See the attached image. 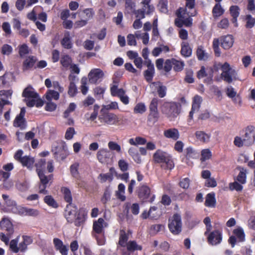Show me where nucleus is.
Listing matches in <instances>:
<instances>
[{
    "instance_id": "f257e3e1",
    "label": "nucleus",
    "mask_w": 255,
    "mask_h": 255,
    "mask_svg": "<svg viewBox=\"0 0 255 255\" xmlns=\"http://www.w3.org/2000/svg\"><path fill=\"white\" fill-rule=\"evenodd\" d=\"M255 141V127L253 126H248L245 129V134L242 137L237 136L234 140V144L241 147L244 145L249 146L253 145Z\"/></svg>"
},
{
    "instance_id": "f03ea898",
    "label": "nucleus",
    "mask_w": 255,
    "mask_h": 255,
    "mask_svg": "<svg viewBox=\"0 0 255 255\" xmlns=\"http://www.w3.org/2000/svg\"><path fill=\"white\" fill-rule=\"evenodd\" d=\"M196 14L195 10L188 11V9L180 8L177 12V18L175 20V25L179 27L183 25L189 27L192 24V19L191 17Z\"/></svg>"
},
{
    "instance_id": "7ed1b4c3",
    "label": "nucleus",
    "mask_w": 255,
    "mask_h": 255,
    "mask_svg": "<svg viewBox=\"0 0 255 255\" xmlns=\"http://www.w3.org/2000/svg\"><path fill=\"white\" fill-rule=\"evenodd\" d=\"M0 228L6 233V234L3 232L0 233V240L5 245H8L9 239L14 232L13 225L8 218L4 217L0 221Z\"/></svg>"
},
{
    "instance_id": "20e7f679",
    "label": "nucleus",
    "mask_w": 255,
    "mask_h": 255,
    "mask_svg": "<svg viewBox=\"0 0 255 255\" xmlns=\"http://www.w3.org/2000/svg\"><path fill=\"white\" fill-rule=\"evenodd\" d=\"M136 193L138 199L142 203H152L155 198V195L151 193L150 188L145 184H140L138 186Z\"/></svg>"
},
{
    "instance_id": "39448f33",
    "label": "nucleus",
    "mask_w": 255,
    "mask_h": 255,
    "mask_svg": "<svg viewBox=\"0 0 255 255\" xmlns=\"http://www.w3.org/2000/svg\"><path fill=\"white\" fill-rule=\"evenodd\" d=\"M23 154V150L18 149L14 153L13 157L15 160L20 163L23 167H25L28 170H32L35 162L34 158L29 155L22 156Z\"/></svg>"
},
{
    "instance_id": "423d86ee",
    "label": "nucleus",
    "mask_w": 255,
    "mask_h": 255,
    "mask_svg": "<svg viewBox=\"0 0 255 255\" xmlns=\"http://www.w3.org/2000/svg\"><path fill=\"white\" fill-rule=\"evenodd\" d=\"M222 71L221 77L226 82L231 83L234 80H236L237 73L235 70L232 69L230 64L226 62L221 67Z\"/></svg>"
},
{
    "instance_id": "0eeeda50",
    "label": "nucleus",
    "mask_w": 255,
    "mask_h": 255,
    "mask_svg": "<svg viewBox=\"0 0 255 255\" xmlns=\"http://www.w3.org/2000/svg\"><path fill=\"white\" fill-rule=\"evenodd\" d=\"M182 225L181 217L179 214H174L171 218L169 219V231L174 235H178L181 233Z\"/></svg>"
},
{
    "instance_id": "6e6552de",
    "label": "nucleus",
    "mask_w": 255,
    "mask_h": 255,
    "mask_svg": "<svg viewBox=\"0 0 255 255\" xmlns=\"http://www.w3.org/2000/svg\"><path fill=\"white\" fill-rule=\"evenodd\" d=\"M150 1L151 0H141L142 7L135 12L137 18H144L145 14L150 15L153 12L154 7L150 4Z\"/></svg>"
},
{
    "instance_id": "1a4fd4ad",
    "label": "nucleus",
    "mask_w": 255,
    "mask_h": 255,
    "mask_svg": "<svg viewBox=\"0 0 255 255\" xmlns=\"http://www.w3.org/2000/svg\"><path fill=\"white\" fill-rule=\"evenodd\" d=\"M39 182L38 183V193L43 195H47L49 193L46 188L51 184L53 175L51 174L47 175V177H39Z\"/></svg>"
},
{
    "instance_id": "9d476101",
    "label": "nucleus",
    "mask_w": 255,
    "mask_h": 255,
    "mask_svg": "<svg viewBox=\"0 0 255 255\" xmlns=\"http://www.w3.org/2000/svg\"><path fill=\"white\" fill-rule=\"evenodd\" d=\"M51 151L53 153L54 157L57 159L63 160L69 155L68 148L64 143L53 146Z\"/></svg>"
},
{
    "instance_id": "9b49d317",
    "label": "nucleus",
    "mask_w": 255,
    "mask_h": 255,
    "mask_svg": "<svg viewBox=\"0 0 255 255\" xmlns=\"http://www.w3.org/2000/svg\"><path fill=\"white\" fill-rule=\"evenodd\" d=\"M98 118L101 123L109 125L116 124L119 121L118 117L113 113H101Z\"/></svg>"
},
{
    "instance_id": "f8f14e48",
    "label": "nucleus",
    "mask_w": 255,
    "mask_h": 255,
    "mask_svg": "<svg viewBox=\"0 0 255 255\" xmlns=\"http://www.w3.org/2000/svg\"><path fill=\"white\" fill-rule=\"evenodd\" d=\"M222 240V232L218 230L211 232L208 237V241L212 245H216L220 244Z\"/></svg>"
},
{
    "instance_id": "ddd939ff",
    "label": "nucleus",
    "mask_w": 255,
    "mask_h": 255,
    "mask_svg": "<svg viewBox=\"0 0 255 255\" xmlns=\"http://www.w3.org/2000/svg\"><path fill=\"white\" fill-rule=\"evenodd\" d=\"M104 74L100 69H94L91 70L88 74V78L91 83L96 84L98 81L102 79Z\"/></svg>"
},
{
    "instance_id": "4468645a",
    "label": "nucleus",
    "mask_w": 255,
    "mask_h": 255,
    "mask_svg": "<svg viewBox=\"0 0 255 255\" xmlns=\"http://www.w3.org/2000/svg\"><path fill=\"white\" fill-rule=\"evenodd\" d=\"M87 215V212L84 208H80L79 210L78 214H76V217L74 219V224L77 227H80L84 224L86 219Z\"/></svg>"
},
{
    "instance_id": "2eb2a0df",
    "label": "nucleus",
    "mask_w": 255,
    "mask_h": 255,
    "mask_svg": "<svg viewBox=\"0 0 255 255\" xmlns=\"http://www.w3.org/2000/svg\"><path fill=\"white\" fill-rule=\"evenodd\" d=\"M53 244L55 250L58 251L61 255H68V246L64 245L60 239L54 238Z\"/></svg>"
},
{
    "instance_id": "dca6fc26",
    "label": "nucleus",
    "mask_w": 255,
    "mask_h": 255,
    "mask_svg": "<svg viewBox=\"0 0 255 255\" xmlns=\"http://www.w3.org/2000/svg\"><path fill=\"white\" fill-rule=\"evenodd\" d=\"M141 217L143 219H146L150 218L151 219H157L159 217V214L158 213V208L156 206H152L150 208L149 211H144Z\"/></svg>"
},
{
    "instance_id": "f3484780",
    "label": "nucleus",
    "mask_w": 255,
    "mask_h": 255,
    "mask_svg": "<svg viewBox=\"0 0 255 255\" xmlns=\"http://www.w3.org/2000/svg\"><path fill=\"white\" fill-rule=\"evenodd\" d=\"M34 166L36 167V171L39 178L47 177V175L45 174L46 167V160L45 159H39L35 163Z\"/></svg>"
},
{
    "instance_id": "a211bd4d",
    "label": "nucleus",
    "mask_w": 255,
    "mask_h": 255,
    "mask_svg": "<svg viewBox=\"0 0 255 255\" xmlns=\"http://www.w3.org/2000/svg\"><path fill=\"white\" fill-rule=\"evenodd\" d=\"M111 152L107 149H100L97 153L99 161L102 163H107L110 157Z\"/></svg>"
},
{
    "instance_id": "6ab92c4d",
    "label": "nucleus",
    "mask_w": 255,
    "mask_h": 255,
    "mask_svg": "<svg viewBox=\"0 0 255 255\" xmlns=\"http://www.w3.org/2000/svg\"><path fill=\"white\" fill-rule=\"evenodd\" d=\"M145 63L146 64L147 69L144 71V76L148 82H150L152 80L154 73V65L149 59H148L145 62Z\"/></svg>"
},
{
    "instance_id": "aec40b11",
    "label": "nucleus",
    "mask_w": 255,
    "mask_h": 255,
    "mask_svg": "<svg viewBox=\"0 0 255 255\" xmlns=\"http://www.w3.org/2000/svg\"><path fill=\"white\" fill-rule=\"evenodd\" d=\"M25 113H19V114L16 117L13 122L14 127L19 128L21 129L26 128V123L24 118Z\"/></svg>"
},
{
    "instance_id": "412c9836",
    "label": "nucleus",
    "mask_w": 255,
    "mask_h": 255,
    "mask_svg": "<svg viewBox=\"0 0 255 255\" xmlns=\"http://www.w3.org/2000/svg\"><path fill=\"white\" fill-rule=\"evenodd\" d=\"M151 88L156 90L158 96L160 98H163L166 94V87L163 86L160 82H153L150 85Z\"/></svg>"
},
{
    "instance_id": "4be33fe9",
    "label": "nucleus",
    "mask_w": 255,
    "mask_h": 255,
    "mask_svg": "<svg viewBox=\"0 0 255 255\" xmlns=\"http://www.w3.org/2000/svg\"><path fill=\"white\" fill-rule=\"evenodd\" d=\"M220 41L222 47L225 49H228L233 46L234 38L232 35H227L221 37Z\"/></svg>"
},
{
    "instance_id": "5701e85b",
    "label": "nucleus",
    "mask_w": 255,
    "mask_h": 255,
    "mask_svg": "<svg viewBox=\"0 0 255 255\" xmlns=\"http://www.w3.org/2000/svg\"><path fill=\"white\" fill-rule=\"evenodd\" d=\"M169 154L161 149H157L153 155V159L156 163H161Z\"/></svg>"
},
{
    "instance_id": "b1692460",
    "label": "nucleus",
    "mask_w": 255,
    "mask_h": 255,
    "mask_svg": "<svg viewBox=\"0 0 255 255\" xmlns=\"http://www.w3.org/2000/svg\"><path fill=\"white\" fill-rule=\"evenodd\" d=\"M195 135L198 141L203 143H208L211 138L210 133H207L201 130L196 131Z\"/></svg>"
},
{
    "instance_id": "393cba45",
    "label": "nucleus",
    "mask_w": 255,
    "mask_h": 255,
    "mask_svg": "<svg viewBox=\"0 0 255 255\" xmlns=\"http://www.w3.org/2000/svg\"><path fill=\"white\" fill-rule=\"evenodd\" d=\"M164 135L167 138L177 140L179 138L178 130L175 128H169L164 131Z\"/></svg>"
},
{
    "instance_id": "a878e982",
    "label": "nucleus",
    "mask_w": 255,
    "mask_h": 255,
    "mask_svg": "<svg viewBox=\"0 0 255 255\" xmlns=\"http://www.w3.org/2000/svg\"><path fill=\"white\" fill-rule=\"evenodd\" d=\"M104 220L102 218H99L97 221L93 223V229L96 234L99 235L104 234Z\"/></svg>"
},
{
    "instance_id": "bb28decb",
    "label": "nucleus",
    "mask_w": 255,
    "mask_h": 255,
    "mask_svg": "<svg viewBox=\"0 0 255 255\" xmlns=\"http://www.w3.org/2000/svg\"><path fill=\"white\" fill-rule=\"evenodd\" d=\"M237 169L240 171L236 178L237 180L241 184H245L247 182V169L241 166H238Z\"/></svg>"
},
{
    "instance_id": "cd10ccee",
    "label": "nucleus",
    "mask_w": 255,
    "mask_h": 255,
    "mask_svg": "<svg viewBox=\"0 0 255 255\" xmlns=\"http://www.w3.org/2000/svg\"><path fill=\"white\" fill-rule=\"evenodd\" d=\"M216 204L215 194L214 192L207 194L205 198V206L207 207L214 208Z\"/></svg>"
},
{
    "instance_id": "c85d7f7f",
    "label": "nucleus",
    "mask_w": 255,
    "mask_h": 255,
    "mask_svg": "<svg viewBox=\"0 0 255 255\" xmlns=\"http://www.w3.org/2000/svg\"><path fill=\"white\" fill-rule=\"evenodd\" d=\"M161 164V167L164 170H171L174 167L173 159L169 154Z\"/></svg>"
},
{
    "instance_id": "c756f323",
    "label": "nucleus",
    "mask_w": 255,
    "mask_h": 255,
    "mask_svg": "<svg viewBox=\"0 0 255 255\" xmlns=\"http://www.w3.org/2000/svg\"><path fill=\"white\" fill-rule=\"evenodd\" d=\"M240 11V9L237 5H232L230 7V14L233 17L232 22L236 27L238 26L237 18L239 16Z\"/></svg>"
},
{
    "instance_id": "7c9ffc66",
    "label": "nucleus",
    "mask_w": 255,
    "mask_h": 255,
    "mask_svg": "<svg viewBox=\"0 0 255 255\" xmlns=\"http://www.w3.org/2000/svg\"><path fill=\"white\" fill-rule=\"evenodd\" d=\"M22 96L26 98H38V94L31 86H29L24 89Z\"/></svg>"
},
{
    "instance_id": "2f4dec72",
    "label": "nucleus",
    "mask_w": 255,
    "mask_h": 255,
    "mask_svg": "<svg viewBox=\"0 0 255 255\" xmlns=\"http://www.w3.org/2000/svg\"><path fill=\"white\" fill-rule=\"evenodd\" d=\"M36 60V58L33 56H30L27 57L23 63V70H27L33 67Z\"/></svg>"
},
{
    "instance_id": "473e14b6",
    "label": "nucleus",
    "mask_w": 255,
    "mask_h": 255,
    "mask_svg": "<svg viewBox=\"0 0 255 255\" xmlns=\"http://www.w3.org/2000/svg\"><path fill=\"white\" fill-rule=\"evenodd\" d=\"M128 152L136 163H141V159L138 153V149L137 148L131 147L128 149Z\"/></svg>"
},
{
    "instance_id": "72a5a7b5",
    "label": "nucleus",
    "mask_w": 255,
    "mask_h": 255,
    "mask_svg": "<svg viewBox=\"0 0 255 255\" xmlns=\"http://www.w3.org/2000/svg\"><path fill=\"white\" fill-rule=\"evenodd\" d=\"M181 54L185 57H189L191 55L192 49L188 43L183 42L181 43Z\"/></svg>"
},
{
    "instance_id": "f704fd0d",
    "label": "nucleus",
    "mask_w": 255,
    "mask_h": 255,
    "mask_svg": "<svg viewBox=\"0 0 255 255\" xmlns=\"http://www.w3.org/2000/svg\"><path fill=\"white\" fill-rule=\"evenodd\" d=\"M126 246L127 247V250L130 252H133L137 250L141 251L142 250V246L137 244L135 241H129Z\"/></svg>"
},
{
    "instance_id": "c9c22d12",
    "label": "nucleus",
    "mask_w": 255,
    "mask_h": 255,
    "mask_svg": "<svg viewBox=\"0 0 255 255\" xmlns=\"http://www.w3.org/2000/svg\"><path fill=\"white\" fill-rule=\"evenodd\" d=\"M61 45L66 49H71L72 47V43L71 40L70 35L69 32H66L64 36L61 41Z\"/></svg>"
},
{
    "instance_id": "e433bc0d",
    "label": "nucleus",
    "mask_w": 255,
    "mask_h": 255,
    "mask_svg": "<svg viewBox=\"0 0 255 255\" xmlns=\"http://www.w3.org/2000/svg\"><path fill=\"white\" fill-rule=\"evenodd\" d=\"M128 239V235L126 233L125 230H121L120 232V237L119 240V245L122 247H125Z\"/></svg>"
},
{
    "instance_id": "4c0bfd02",
    "label": "nucleus",
    "mask_w": 255,
    "mask_h": 255,
    "mask_svg": "<svg viewBox=\"0 0 255 255\" xmlns=\"http://www.w3.org/2000/svg\"><path fill=\"white\" fill-rule=\"evenodd\" d=\"M196 55L198 60H206L209 56L208 53L206 52L205 50L202 46H199L196 51Z\"/></svg>"
},
{
    "instance_id": "58836bf2",
    "label": "nucleus",
    "mask_w": 255,
    "mask_h": 255,
    "mask_svg": "<svg viewBox=\"0 0 255 255\" xmlns=\"http://www.w3.org/2000/svg\"><path fill=\"white\" fill-rule=\"evenodd\" d=\"M20 212L22 214L25 216L36 217L39 214V211L37 210L26 207L22 208Z\"/></svg>"
},
{
    "instance_id": "ea45409f",
    "label": "nucleus",
    "mask_w": 255,
    "mask_h": 255,
    "mask_svg": "<svg viewBox=\"0 0 255 255\" xmlns=\"http://www.w3.org/2000/svg\"><path fill=\"white\" fill-rule=\"evenodd\" d=\"M45 96L47 101H52V99L57 100L59 98V93L58 91L49 90L45 94Z\"/></svg>"
},
{
    "instance_id": "a19ab883",
    "label": "nucleus",
    "mask_w": 255,
    "mask_h": 255,
    "mask_svg": "<svg viewBox=\"0 0 255 255\" xmlns=\"http://www.w3.org/2000/svg\"><path fill=\"white\" fill-rule=\"evenodd\" d=\"M61 191L64 195L65 201L69 204H71L72 202V197L70 189L67 187H62Z\"/></svg>"
},
{
    "instance_id": "79ce46f5",
    "label": "nucleus",
    "mask_w": 255,
    "mask_h": 255,
    "mask_svg": "<svg viewBox=\"0 0 255 255\" xmlns=\"http://www.w3.org/2000/svg\"><path fill=\"white\" fill-rule=\"evenodd\" d=\"M159 113H150L147 117V124L149 126H152L159 119Z\"/></svg>"
},
{
    "instance_id": "37998d69",
    "label": "nucleus",
    "mask_w": 255,
    "mask_h": 255,
    "mask_svg": "<svg viewBox=\"0 0 255 255\" xmlns=\"http://www.w3.org/2000/svg\"><path fill=\"white\" fill-rule=\"evenodd\" d=\"M79 17L80 18H83L88 21L93 16V12L92 9L87 8L85 9L82 11L78 12Z\"/></svg>"
},
{
    "instance_id": "c03bdc74",
    "label": "nucleus",
    "mask_w": 255,
    "mask_h": 255,
    "mask_svg": "<svg viewBox=\"0 0 255 255\" xmlns=\"http://www.w3.org/2000/svg\"><path fill=\"white\" fill-rule=\"evenodd\" d=\"M79 17L80 18H83L88 21L93 16V12L92 9L87 8L85 9L82 11L78 12Z\"/></svg>"
},
{
    "instance_id": "a18cd8bd",
    "label": "nucleus",
    "mask_w": 255,
    "mask_h": 255,
    "mask_svg": "<svg viewBox=\"0 0 255 255\" xmlns=\"http://www.w3.org/2000/svg\"><path fill=\"white\" fill-rule=\"evenodd\" d=\"M128 142L130 144L133 145H136L137 144L144 145L146 142V139L142 137L137 136L134 139L133 138H130Z\"/></svg>"
},
{
    "instance_id": "49530a36",
    "label": "nucleus",
    "mask_w": 255,
    "mask_h": 255,
    "mask_svg": "<svg viewBox=\"0 0 255 255\" xmlns=\"http://www.w3.org/2000/svg\"><path fill=\"white\" fill-rule=\"evenodd\" d=\"M98 179L102 183L106 181L111 182L113 179V175L112 173H101L98 176Z\"/></svg>"
},
{
    "instance_id": "de8ad7c7",
    "label": "nucleus",
    "mask_w": 255,
    "mask_h": 255,
    "mask_svg": "<svg viewBox=\"0 0 255 255\" xmlns=\"http://www.w3.org/2000/svg\"><path fill=\"white\" fill-rule=\"evenodd\" d=\"M44 202L49 206L56 208L58 205L55 199L51 195H46L44 198Z\"/></svg>"
},
{
    "instance_id": "09e8293b",
    "label": "nucleus",
    "mask_w": 255,
    "mask_h": 255,
    "mask_svg": "<svg viewBox=\"0 0 255 255\" xmlns=\"http://www.w3.org/2000/svg\"><path fill=\"white\" fill-rule=\"evenodd\" d=\"M202 101V99L200 96L196 95L194 97L191 112H195L199 110Z\"/></svg>"
},
{
    "instance_id": "8fccbe9b",
    "label": "nucleus",
    "mask_w": 255,
    "mask_h": 255,
    "mask_svg": "<svg viewBox=\"0 0 255 255\" xmlns=\"http://www.w3.org/2000/svg\"><path fill=\"white\" fill-rule=\"evenodd\" d=\"M187 158H196L198 157L199 153L194 150L192 147H188L186 149Z\"/></svg>"
},
{
    "instance_id": "3c124183",
    "label": "nucleus",
    "mask_w": 255,
    "mask_h": 255,
    "mask_svg": "<svg viewBox=\"0 0 255 255\" xmlns=\"http://www.w3.org/2000/svg\"><path fill=\"white\" fill-rule=\"evenodd\" d=\"M173 69L175 71H181L185 65L183 61L177 60L172 58Z\"/></svg>"
},
{
    "instance_id": "603ef678",
    "label": "nucleus",
    "mask_w": 255,
    "mask_h": 255,
    "mask_svg": "<svg viewBox=\"0 0 255 255\" xmlns=\"http://www.w3.org/2000/svg\"><path fill=\"white\" fill-rule=\"evenodd\" d=\"M233 234L238 238L239 241L243 242L245 239V235L243 229L239 227L233 231Z\"/></svg>"
},
{
    "instance_id": "864d4df0",
    "label": "nucleus",
    "mask_w": 255,
    "mask_h": 255,
    "mask_svg": "<svg viewBox=\"0 0 255 255\" xmlns=\"http://www.w3.org/2000/svg\"><path fill=\"white\" fill-rule=\"evenodd\" d=\"M242 184L240 183L238 181L230 183L229 184V188L231 191L236 190V191L240 192L242 191L243 186Z\"/></svg>"
},
{
    "instance_id": "5fc2aeb1",
    "label": "nucleus",
    "mask_w": 255,
    "mask_h": 255,
    "mask_svg": "<svg viewBox=\"0 0 255 255\" xmlns=\"http://www.w3.org/2000/svg\"><path fill=\"white\" fill-rule=\"evenodd\" d=\"M201 157L200 160L202 162L205 161L210 159L212 157V153L209 149H204L201 151Z\"/></svg>"
},
{
    "instance_id": "6e6d98bb",
    "label": "nucleus",
    "mask_w": 255,
    "mask_h": 255,
    "mask_svg": "<svg viewBox=\"0 0 255 255\" xmlns=\"http://www.w3.org/2000/svg\"><path fill=\"white\" fill-rule=\"evenodd\" d=\"M224 9L222 8L220 3H216L213 8V13L214 16L218 17L224 13Z\"/></svg>"
},
{
    "instance_id": "4d7b16f0",
    "label": "nucleus",
    "mask_w": 255,
    "mask_h": 255,
    "mask_svg": "<svg viewBox=\"0 0 255 255\" xmlns=\"http://www.w3.org/2000/svg\"><path fill=\"white\" fill-rule=\"evenodd\" d=\"M246 27L247 28H253L255 24V19L252 17L250 14L247 15L246 16Z\"/></svg>"
},
{
    "instance_id": "13d9d810",
    "label": "nucleus",
    "mask_w": 255,
    "mask_h": 255,
    "mask_svg": "<svg viewBox=\"0 0 255 255\" xmlns=\"http://www.w3.org/2000/svg\"><path fill=\"white\" fill-rule=\"evenodd\" d=\"M87 78L85 77L82 78L81 80V86L80 89L82 93L84 95L87 94L88 91V87L87 86Z\"/></svg>"
},
{
    "instance_id": "bf43d9fd",
    "label": "nucleus",
    "mask_w": 255,
    "mask_h": 255,
    "mask_svg": "<svg viewBox=\"0 0 255 255\" xmlns=\"http://www.w3.org/2000/svg\"><path fill=\"white\" fill-rule=\"evenodd\" d=\"M18 238L11 240L9 243V248L14 253H17L19 252V248L17 247Z\"/></svg>"
},
{
    "instance_id": "052dcab7",
    "label": "nucleus",
    "mask_w": 255,
    "mask_h": 255,
    "mask_svg": "<svg viewBox=\"0 0 255 255\" xmlns=\"http://www.w3.org/2000/svg\"><path fill=\"white\" fill-rule=\"evenodd\" d=\"M78 90L75 83H70L68 94L70 97H74L77 93Z\"/></svg>"
},
{
    "instance_id": "680f3d73",
    "label": "nucleus",
    "mask_w": 255,
    "mask_h": 255,
    "mask_svg": "<svg viewBox=\"0 0 255 255\" xmlns=\"http://www.w3.org/2000/svg\"><path fill=\"white\" fill-rule=\"evenodd\" d=\"M79 164L77 162H76L70 166V172L72 176L74 177H77L79 175Z\"/></svg>"
},
{
    "instance_id": "e2e57ef3",
    "label": "nucleus",
    "mask_w": 255,
    "mask_h": 255,
    "mask_svg": "<svg viewBox=\"0 0 255 255\" xmlns=\"http://www.w3.org/2000/svg\"><path fill=\"white\" fill-rule=\"evenodd\" d=\"M12 47L10 45L5 44L2 45L1 52L3 55H9L12 53Z\"/></svg>"
},
{
    "instance_id": "0e129e2a",
    "label": "nucleus",
    "mask_w": 255,
    "mask_h": 255,
    "mask_svg": "<svg viewBox=\"0 0 255 255\" xmlns=\"http://www.w3.org/2000/svg\"><path fill=\"white\" fill-rule=\"evenodd\" d=\"M60 62L63 67H68L72 63V59L68 55H64L62 57Z\"/></svg>"
},
{
    "instance_id": "69168bd1",
    "label": "nucleus",
    "mask_w": 255,
    "mask_h": 255,
    "mask_svg": "<svg viewBox=\"0 0 255 255\" xmlns=\"http://www.w3.org/2000/svg\"><path fill=\"white\" fill-rule=\"evenodd\" d=\"M166 107L169 108V111L175 112L178 111L180 105L175 102L167 103L165 104Z\"/></svg>"
},
{
    "instance_id": "338daca9",
    "label": "nucleus",
    "mask_w": 255,
    "mask_h": 255,
    "mask_svg": "<svg viewBox=\"0 0 255 255\" xmlns=\"http://www.w3.org/2000/svg\"><path fill=\"white\" fill-rule=\"evenodd\" d=\"M190 180L188 178H183L180 180L179 183V185L180 187L184 189H187L190 185Z\"/></svg>"
},
{
    "instance_id": "774afa93",
    "label": "nucleus",
    "mask_w": 255,
    "mask_h": 255,
    "mask_svg": "<svg viewBox=\"0 0 255 255\" xmlns=\"http://www.w3.org/2000/svg\"><path fill=\"white\" fill-rule=\"evenodd\" d=\"M108 147L111 150H116L118 152H120L121 151V146L114 141H110L108 143Z\"/></svg>"
}]
</instances>
